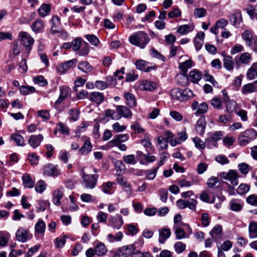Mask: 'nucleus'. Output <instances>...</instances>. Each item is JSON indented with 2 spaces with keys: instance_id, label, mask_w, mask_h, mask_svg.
I'll list each match as a JSON object with an SVG mask.
<instances>
[{
  "instance_id": "obj_47",
  "label": "nucleus",
  "mask_w": 257,
  "mask_h": 257,
  "mask_svg": "<svg viewBox=\"0 0 257 257\" xmlns=\"http://www.w3.org/2000/svg\"><path fill=\"white\" fill-rule=\"evenodd\" d=\"M69 119L70 121H75L79 116V111L76 108L71 109L68 111Z\"/></svg>"
},
{
  "instance_id": "obj_13",
  "label": "nucleus",
  "mask_w": 257,
  "mask_h": 257,
  "mask_svg": "<svg viewBox=\"0 0 257 257\" xmlns=\"http://www.w3.org/2000/svg\"><path fill=\"white\" fill-rule=\"evenodd\" d=\"M116 111L117 113L118 118H131L132 116L133 113L131 110L126 106L124 105H117L116 107Z\"/></svg>"
},
{
  "instance_id": "obj_59",
  "label": "nucleus",
  "mask_w": 257,
  "mask_h": 257,
  "mask_svg": "<svg viewBox=\"0 0 257 257\" xmlns=\"http://www.w3.org/2000/svg\"><path fill=\"white\" fill-rule=\"evenodd\" d=\"M46 183L43 180H40L36 183L35 190L38 193H42L46 189Z\"/></svg>"
},
{
  "instance_id": "obj_26",
  "label": "nucleus",
  "mask_w": 257,
  "mask_h": 257,
  "mask_svg": "<svg viewBox=\"0 0 257 257\" xmlns=\"http://www.w3.org/2000/svg\"><path fill=\"white\" fill-rule=\"evenodd\" d=\"M92 146L89 140L84 141L83 145L80 148L79 152L82 155L89 154L92 150Z\"/></svg>"
},
{
  "instance_id": "obj_41",
  "label": "nucleus",
  "mask_w": 257,
  "mask_h": 257,
  "mask_svg": "<svg viewBox=\"0 0 257 257\" xmlns=\"http://www.w3.org/2000/svg\"><path fill=\"white\" fill-rule=\"evenodd\" d=\"M245 10L251 19L257 20V5L254 7L248 5Z\"/></svg>"
},
{
  "instance_id": "obj_2",
  "label": "nucleus",
  "mask_w": 257,
  "mask_h": 257,
  "mask_svg": "<svg viewBox=\"0 0 257 257\" xmlns=\"http://www.w3.org/2000/svg\"><path fill=\"white\" fill-rule=\"evenodd\" d=\"M82 185L86 189H92L96 186L98 175L97 174H86L82 173Z\"/></svg>"
},
{
  "instance_id": "obj_5",
  "label": "nucleus",
  "mask_w": 257,
  "mask_h": 257,
  "mask_svg": "<svg viewBox=\"0 0 257 257\" xmlns=\"http://www.w3.org/2000/svg\"><path fill=\"white\" fill-rule=\"evenodd\" d=\"M219 176L222 179L230 181L231 184L236 186L238 184V178L239 177L237 172L234 170H229L228 172H221Z\"/></svg>"
},
{
  "instance_id": "obj_49",
  "label": "nucleus",
  "mask_w": 257,
  "mask_h": 257,
  "mask_svg": "<svg viewBox=\"0 0 257 257\" xmlns=\"http://www.w3.org/2000/svg\"><path fill=\"white\" fill-rule=\"evenodd\" d=\"M114 166L118 174H121L125 170V165L120 160H116L114 163Z\"/></svg>"
},
{
  "instance_id": "obj_48",
  "label": "nucleus",
  "mask_w": 257,
  "mask_h": 257,
  "mask_svg": "<svg viewBox=\"0 0 257 257\" xmlns=\"http://www.w3.org/2000/svg\"><path fill=\"white\" fill-rule=\"evenodd\" d=\"M85 37L92 45L97 47L99 45V40L96 36L87 34Z\"/></svg>"
},
{
  "instance_id": "obj_1",
  "label": "nucleus",
  "mask_w": 257,
  "mask_h": 257,
  "mask_svg": "<svg viewBox=\"0 0 257 257\" xmlns=\"http://www.w3.org/2000/svg\"><path fill=\"white\" fill-rule=\"evenodd\" d=\"M129 42L141 49L145 48L149 43L150 39L148 35L143 31H139L131 35L128 38Z\"/></svg>"
},
{
  "instance_id": "obj_34",
  "label": "nucleus",
  "mask_w": 257,
  "mask_h": 257,
  "mask_svg": "<svg viewBox=\"0 0 257 257\" xmlns=\"http://www.w3.org/2000/svg\"><path fill=\"white\" fill-rule=\"evenodd\" d=\"M51 11V6L48 4H43L38 9V12L41 17H46Z\"/></svg>"
},
{
  "instance_id": "obj_64",
  "label": "nucleus",
  "mask_w": 257,
  "mask_h": 257,
  "mask_svg": "<svg viewBox=\"0 0 257 257\" xmlns=\"http://www.w3.org/2000/svg\"><path fill=\"white\" fill-rule=\"evenodd\" d=\"M174 247L176 252L178 253H180L185 250L186 244L182 242L178 241L174 244Z\"/></svg>"
},
{
  "instance_id": "obj_40",
  "label": "nucleus",
  "mask_w": 257,
  "mask_h": 257,
  "mask_svg": "<svg viewBox=\"0 0 257 257\" xmlns=\"http://www.w3.org/2000/svg\"><path fill=\"white\" fill-rule=\"evenodd\" d=\"M194 29L193 25H183L180 26L177 29V32L182 35H185L192 32Z\"/></svg>"
},
{
  "instance_id": "obj_31",
  "label": "nucleus",
  "mask_w": 257,
  "mask_h": 257,
  "mask_svg": "<svg viewBox=\"0 0 257 257\" xmlns=\"http://www.w3.org/2000/svg\"><path fill=\"white\" fill-rule=\"evenodd\" d=\"M212 238L217 239L220 237L222 234V228L220 225H216L209 232Z\"/></svg>"
},
{
  "instance_id": "obj_61",
  "label": "nucleus",
  "mask_w": 257,
  "mask_h": 257,
  "mask_svg": "<svg viewBox=\"0 0 257 257\" xmlns=\"http://www.w3.org/2000/svg\"><path fill=\"white\" fill-rule=\"evenodd\" d=\"M113 184H115V183L112 182L104 183L102 186V191L106 194H111L112 193L111 190Z\"/></svg>"
},
{
  "instance_id": "obj_12",
  "label": "nucleus",
  "mask_w": 257,
  "mask_h": 257,
  "mask_svg": "<svg viewBox=\"0 0 257 257\" xmlns=\"http://www.w3.org/2000/svg\"><path fill=\"white\" fill-rule=\"evenodd\" d=\"M44 173L48 176L55 177L60 174V171L57 165L49 164L44 167Z\"/></svg>"
},
{
  "instance_id": "obj_14",
  "label": "nucleus",
  "mask_w": 257,
  "mask_h": 257,
  "mask_svg": "<svg viewBox=\"0 0 257 257\" xmlns=\"http://www.w3.org/2000/svg\"><path fill=\"white\" fill-rule=\"evenodd\" d=\"M43 140V136L41 134L38 135H31L28 140V144L33 149L38 147Z\"/></svg>"
},
{
  "instance_id": "obj_21",
  "label": "nucleus",
  "mask_w": 257,
  "mask_h": 257,
  "mask_svg": "<svg viewBox=\"0 0 257 257\" xmlns=\"http://www.w3.org/2000/svg\"><path fill=\"white\" fill-rule=\"evenodd\" d=\"M189 80L193 83H197L201 79L202 74L197 69H193L190 71L188 76Z\"/></svg>"
},
{
  "instance_id": "obj_52",
  "label": "nucleus",
  "mask_w": 257,
  "mask_h": 257,
  "mask_svg": "<svg viewBox=\"0 0 257 257\" xmlns=\"http://www.w3.org/2000/svg\"><path fill=\"white\" fill-rule=\"evenodd\" d=\"M249 189L250 186L249 185L242 183L237 188L236 192L239 195H244L247 193Z\"/></svg>"
},
{
  "instance_id": "obj_8",
  "label": "nucleus",
  "mask_w": 257,
  "mask_h": 257,
  "mask_svg": "<svg viewBox=\"0 0 257 257\" xmlns=\"http://www.w3.org/2000/svg\"><path fill=\"white\" fill-rule=\"evenodd\" d=\"M50 24L51 25L50 32L52 34L54 35L60 33L62 31V29L61 27V20L59 17L57 16H53L50 20Z\"/></svg>"
},
{
  "instance_id": "obj_33",
  "label": "nucleus",
  "mask_w": 257,
  "mask_h": 257,
  "mask_svg": "<svg viewBox=\"0 0 257 257\" xmlns=\"http://www.w3.org/2000/svg\"><path fill=\"white\" fill-rule=\"evenodd\" d=\"M10 140L14 142L18 146H24L25 145V140L23 137L18 134H13L10 137Z\"/></svg>"
},
{
  "instance_id": "obj_29",
  "label": "nucleus",
  "mask_w": 257,
  "mask_h": 257,
  "mask_svg": "<svg viewBox=\"0 0 257 257\" xmlns=\"http://www.w3.org/2000/svg\"><path fill=\"white\" fill-rule=\"evenodd\" d=\"M242 39L245 42V44L250 47L252 46L253 43V35L251 32L248 30L244 31L241 35Z\"/></svg>"
},
{
  "instance_id": "obj_53",
  "label": "nucleus",
  "mask_w": 257,
  "mask_h": 257,
  "mask_svg": "<svg viewBox=\"0 0 257 257\" xmlns=\"http://www.w3.org/2000/svg\"><path fill=\"white\" fill-rule=\"evenodd\" d=\"M206 9L203 8H196L194 11V17L196 19L204 17L206 15Z\"/></svg>"
},
{
  "instance_id": "obj_28",
  "label": "nucleus",
  "mask_w": 257,
  "mask_h": 257,
  "mask_svg": "<svg viewBox=\"0 0 257 257\" xmlns=\"http://www.w3.org/2000/svg\"><path fill=\"white\" fill-rule=\"evenodd\" d=\"M44 27L45 24L44 21L40 19H38L33 23L31 28L35 33H38L42 32Z\"/></svg>"
},
{
  "instance_id": "obj_60",
  "label": "nucleus",
  "mask_w": 257,
  "mask_h": 257,
  "mask_svg": "<svg viewBox=\"0 0 257 257\" xmlns=\"http://www.w3.org/2000/svg\"><path fill=\"white\" fill-rule=\"evenodd\" d=\"M257 77V70L251 66L247 70L246 73V77L249 80H252Z\"/></svg>"
},
{
  "instance_id": "obj_56",
  "label": "nucleus",
  "mask_w": 257,
  "mask_h": 257,
  "mask_svg": "<svg viewBox=\"0 0 257 257\" xmlns=\"http://www.w3.org/2000/svg\"><path fill=\"white\" fill-rule=\"evenodd\" d=\"M138 77V75L136 74L135 70L131 69L126 74L125 81L126 82H132L137 80Z\"/></svg>"
},
{
  "instance_id": "obj_44",
  "label": "nucleus",
  "mask_w": 257,
  "mask_h": 257,
  "mask_svg": "<svg viewBox=\"0 0 257 257\" xmlns=\"http://www.w3.org/2000/svg\"><path fill=\"white\" fill-rule=\"evenodd\" d=\"M251 59V55L248 52H244L239 56L237 60L242 64H248L249 63Z\"/></svg>"
},
{
  "instance_id": "obj_45",
  "label": "nucleus",
  "mask_w": 257,
  "mask_h": 257,
  "mask_svg": "<svg viewBox=\"0 0 257 257\" xmlns=\"http://www.w3.org/2000/svg\"><path fill=\"white\" fill-rule=\"evenodd\" d=\"M208 109V106L206 102H202L199 104L198 108L195 113L196 116L199 115H203V114L206 113Z\"/></svg>"
},
{
  "instance_id": "obj_38",
  "label": "nucleus",
  "mask_w": 257,
  "mask_h": 257,
  "mask_svg": "<svg viewBox=\"0 0 257 257\" xmlns=\"http://www.w3.org/2000/svg\"><path fill=\"white\" fill-rule=\"evenodd\" d=\"M46 224L44 221L41 219H39L35 226V231L36 233L39 234H44L45 231Z\"/></svg>"
},
{
  "instance_id": "obj_39",
  "label": "nucleus",
  "mask_w": 257,
  "mask_h": 257,
  "mask_svg": "<svg viewBox=\"0 0 257 257\" xmlns=\"http://www.w3.org/2000/svg\"><path fill=\"white\" fill-rule=\"evenodd\" d=\"M141 88L144 90L152 91L156 88V84L152 81L144 80L142 82Z\"/></svg>"
},
{
  "instance_id": "obj_24",
  "label": "nucleus",
  "mask_w": 257,
  "mask_h": 257,
  "mask_svg": "<svg viewBox=\"0 0 257 257\" xmlns=\"http://www.w3.org/2000/svg\"><path fill=\"white\" fill-rule=\"evenodd\" d=\"M255 92H257V85L253 82L244 85L241 89L242 93L245 95Z\"/></svg>"
},
{
  "instance_id": "obj_10",
  "label": "nucleus",
  "mask_w": 257,
  "mask_h": 257,
  "mask_svg": "<svg viewBox=\"0 0 257 257\" xmlns=\"http://www.w3.org/2000/svg\"><path fill=\"white\" fill-rule=\"evenodd\" d=\"M108 221L109 225L116 229L120 228L124 223L122 216L119 214H116L114 216H111L109 218Z\"/></svg>"
},
{
  "instance_id": "obj_63",
  "label": "nucleus",
  "mask_w": 257,
  "mask_h": 257,
  "mask_svg": "<svg viewBox=\"0 0 257 257\" xmlns=\"http://www.w3.org/2000/svg\"><path fill=\"white\" fill-rule=\"evenodd\" d=\"M197 201L196 199H189L186 200V207H188L190 210L195 211Z\"/></svg>"
},
{
  "instance_id": "obj_27",
  "label": "nucleus",
  "mask_w": 257,
  "mask_h": 257,
  "mask_svg": "<svg viewBox=\"0 0 257 257\" xmlns=\"http://www.w3.org/2000/svg\"><path fill=\"white\" fill-rule=\"evenodd\" d=\"M180 101L187 100L194 95L193 91L188 88L180 89Z\"/></svg>"
},
{
  "instance_id": "obj_32",
  "label": "nucleus",
  "mask_w": 257,
  "mask_h": 257,
  "mask_svg": "<svg viewBox=\"0 0 257 257\" xmlns=\"http://www.w3.org/2000/svg\"><path fill=\"white\" fill-rule=\"evenodd\" d=\"M77 68L84 73H88L93 70V67L87 61H82L79 63Z\"/></svg>"
},
{
  "instance_id": "obj_55",
  "label": "nucleus",
  "mask_w": 257,
  "mask_h": 257,
  "mask_svg": "<svg viewBox=\"0 0 257 257\" xmlns=\"http://www.w3.org/2000/svg\"><path fill=\"white\" fill-rule=\"evenodd\" d=\"M54 243L56 248H62L66 243L65 236L57 237L55 240Z\"/></svg>"
},
{
  "instance_id": "obj_58",
  "label": "nucleus",
  "mask_w": 257,
  "mask_h": 257,
  "mask_svg": "<svg viewBox=\"0 0 257 257\" xmlns=\"http://www.w3.org/2000/svg\"><path fill=\"white\" fill-rule=\"evenodd\" d=\"M116 181L118 184L126 188H130L131 187V185L127 183L126 179L124 177L121 176L120 174H117Z\"/></svg>"
},
{
  "instance_id": "obj_15",
  "label": "nucleus",
  "mask_w": 257,
  "mask_h": 257,
  "mask_svg": "<svg viewBox=\"0 0 257 257\" xmlns=\"http://www.w3.org/2000/svg\"><path fill=\"white\" fill-rule=\"evenodd\" d=\"M88 99L92 102L100 104L104 101V96L102 93L93 92L89 94Z\"/></svg>"
},
{
  "instance_id": "obj_17",
  "label": "nucleus",
  "mask_w": 257,
  "mask_h": 257,
  "mask_svg": "<svg viewBox=\"0 0 257 257\" xmlns=\"http://www.w3.org/2000/svg\"><path fill=\"white\" fill-rule=\"evenodd\" d=\"M59 90L60 92V95L58 99L55 102V105H59L67 97L70 89L67 86H60Z\"/></svg>"
},
{
  "instance_id": "obj_19",
  "label": "nucleus",
  "mask_w": 257,
  "mask_h": 257,
  "mask_svg": "<svg viewBox=\"0 0 257 257\" xmlns=\"http://www.w3.org/2000/svg\"><path fill=\"white\" fill-rule=\"evenodd\" d=\"M125 100V104L130 108H134L137 105V101L135 96L131 93L126 92L123 94Z\"/></svg>"
},
{
  "instance_id": "obj_30",
  "label": "nucleus",
  "mask_w": 257,
  "mask_h": 257,
  "mask_svg": "<svg viewBox=\"0 0 257 257\" xmlns=\"http://www.w3.org/2000/svg\"><path fill=\"white\" fill-rule=\"evenodd\" d=\"M129 136L126 134H119L114 137L113 139L108 143V145H111L112 143H121L128 140Z\"/></svg>"
},
{
  "instance_id": "obj_54",
  "label": "nucleus",
  "mask_w": 257,
  "mask_h": 257,
  "mask_svg": "<svg viewBox=\"0 0 257 257\" xmlns=\"http://www.w3.org/2000/svg\"><path fill=\"white\" fill-rule=\"evenodd\" d=\"M159 168V167H157L154 169L146 171V178L148 180L154 179L156 176L157 172Z\"/></svg>"
},
{
  "instance_id": "obj_6",
  "label": "nucleus",
  "mask_w": 257,
  "mask_h": 257,
  "mask_svg": "<svg viewBox=\"0 0 257 257\" xmlns=\"http://www.w3.org/2000/svg\"><path fill=\"white\" fill-rule=\"evenodd\" d=\"M136 250L135 244L123 246L118 248L115 253L116 257H127Z\"/></svg>"
},
{
  "instance_id": "obj_3",
  "label": "nucleus",
  "mask_w": 257,
  "mask_h": 257,
  "mask_svg": "<svg viewBox=\"0 0 257 257\" xmlns=\"http://www.w3.org/2000/svg\"><path fill=\"white\" fill-rule=\"evenodd\" d=\"M256 138L257 132L253 128L246 130L242 133L238 138L239 144L241 146H245Z\"/></svg>"
},
{
  "instance_id": "obj_42",
  "label": "nucleus",
  "mask_w": 257,
  "mask_h": 257,
  "mask_svg": "<svg viewBox=\"0 0 257 257\" xmlns=\"http://www.w3.org/2000/svg\"><path fill=\"white\" fill-rule=\"evenodd\" d=\"M63 197L62 193L59 190H56L53 192L52 201L53 203L57 205H61L60 200Z\"/></svg>"
},
{
  "instance_id": "obj_43",
  "label": "nucleus",
  "mask_w": 257,
  "mask_h": 257,
  "mask_svg": "<svg viewBox=\"0 0 257 257\" xmlns=\"http://www.w3.org/2000/svg\"><path fill=\"white\" fill-rule=\"evenodd\" d=\"M36 89L33 86L22 85L20 87V93L24 95H28L35 92Z\"/></svg>"
},
{
  "instance_id": "obj_25",
  "label": "nucleus",
  "mask_w": 257,
  "mask_h": 257,
  "mask_svg": "<svg viewBox=\"0 0 257 257\" xmlns=\"http://www.w3.org/2000/svg\"><path fill=\"white\" fill-rule=\"evenodd\" d=\"M23 185L25 188H32L34 186V181L32 179L29 174L25 173L22 178Z\"/></svg>"
},
{
  "instance_id": "obj_46",
  "label": "nucleus",
  "mask_w": 257,
  "mask_h": 257,
  "mask_svg": "<svg viewBox=\"0 0 257 257\" xmlns=\"http://www.w3.org/2000/svg\"><path fill=\"white\" fill-rule=\"evenodd\" d=\"M193 61L191 60H187L181 63L179 65V68L184 73L187 72L188 69L192 67Z\"/></svg>"
},
{
  "instance_id": "obj_18",
  "label": "nucleus",
  "mask_w": 257,
  "mask_h": 257,
  "mask_svg": "<svg viewBox=\"0 0 257 257\" xmlns=\"http://www.w3.org/2000/svg\"><path fill=\"white\" fill-rule=\"evenodd\" d=\"M159 242L164 244L165 241L170 237L171 235V231L170 228H162L159 230Z\"/></svg>"
},
{
  "instance_id": "obj_50",
  "label": "nucleus",
  "mask_w": 257,
  "mask_h": 257,
  "mask_svg": "<svg viewBox=\"0 0 257 257\" xmlns=\"http://www.w3.org/2000/svg\"><path fill=\"white\" fill-rule=\"evenodd\" d=\"M82 38L77 37L74 39L71 43V47L74 51H78L81 47Z\"/></svg>"
},
{
  "instance_id": "obj_23",
  "label": "nucleus",
  "mask_w": 257,
  "mask_h": 257,
  "mask_svg": "<svg viewBox=\"0 0 257 257\" xmlns=\"http://www.w3.org/2000/svg\"><path fill=\"white\" fill-rule=\"evenodd\" d=\"M148 64V62L143 60H139L136 62L137 68L146 72H149L154 68V67L149 66Z\"/></svg>"
},
{
  "instance_id": "obj_20",
  "label": "nucleus",
  "mask_w": 257,
  "mask_h": 257,
  "mask_svg": "<svg viewBox=\"0 0 257 257\" xmlns=\"http://www.w3.org/2000/svg\"><path fill=\"white\" fill-rule=\"evenodd\" d=\"M206 125V122L204 115H201L197 121L196 126V130L199 135H202L204 134Z\"/></svg>"
},
{
  "instance_id": "obj_11",
  "label": "nucleus",
  "mask_w": 257,
  "mask_h": 257,
  "mask_svg": "<svg viewBox=\"0 0 257 257\" xmlns=\"http://www.w3.org/2000/svg\"><path fill=\"white\" fill-rule=\"evenodd\" d=\"M223 64L224 67L229 71H232L234 69V65L238 68L239 67V62L238 61L236 57L235 58V62L231 56L226 57L223 59Z\"/></svg>"
},
{
  "instance_id": "obj_4",
  "label": "nucleus",
  "mask_w": 257,
  "mask_h": 257,
  "mask_svg": "<svg viewBox=\"0 0 257 257\" xmlns=\"http://www.w3.org/2000/svg\"><path fill=\"white\" fill-rule=\"evenodd\" d=\"M18 37L22 45L26 48L27 51L30 52L34 44V39L28 33L23 31L19 33Z\"/></svg>"
},
{
  "instance_id": "obj_51",
  "label": "nucleus",
  "mask_w": 257,
  "mask_h": 257,
  "mask_svg": "<svg viewBox=\"0 0 257 257\" xmlns=\"http://www.w3.org/2000/svg\"><path fill=\"white\" fill-rule=\"evenodd\" d=\"M204 79L206 81L210 82L214 87L218 85V82L214 79V77L212 75L209 74L208 71L207 70L204 71Z\"/></svg>"
},
{
  "instance_id": "obj_57",
  "label": "nucleus",
  "mask_w": 257,
  "mask_h": 257,
  "mask_svg": "<svg viewBox=\"0 0 257 257\" xmlns=\"http://www.w3.org/2000/svg\"><path fill=\"white\" fill-rule=\"evenodd\" d=\"M226 104V110L229 113L231 114L235 110L236 102L233 100L228 99Z\"/></svg>"
},
{
  "instance_id": "obj_37",
  "label": "nucleus",
  "mask_w": 257,
  "mask_h": 257,
  "mask_svg": "<svg viewBox=\"0 0 257 257\" xmlns=\"http://www.w3.org/2000/svg\"><path fill=\"white\" fill-rule=\"evenodd\" d=\"M249 237L251 238L257 237V222L251 221L248 227Z\"/></svg>"
},
{
  "instance_id": "obj_9",
  "label": "nucleus",
  "mask_w": 257,
  "mask_h": 257,
  "mask_svg": "<svg viewBox=\"0 0 257 257\" xmlns=\"http://www.w3.org/2000/svg\"><path fill=\"white\" fill-rule=\"evenodd\" d=\"M76 62V59H73L72 60L65 61L59 64L56 68V70L60 74H64L70 68L74 67Z\"/></svg>"
},
{
  "instance_id": "obj_62",
  "label": "nucleus",
  "mask_w": 257,
  "mask_h": 257,
  "mask_svg": "<svg viewBox=\"0 0 257 257\" xmlns=\"http://www.w3.org/2000/svg\"><path fill=\"white\" fill-rule=\"evenodd\" d=\"M33 80L35 84H37L40 86H43L48 84L47 80H45L44 77L42 75L34 77Z\"/></svg>"
},
{
  "instance_id": "obj_36",
  "label": "nucleus",
  "mask_w": 257,
  "mask_h": 257,
  "mask_svg": "<svg viewBox=\"0 0 257 257\" xmlns=\"http://www.w3.org/2000/svg\"><path fill=\"white\" fill-rule=\"evenodd\" d=\"M95 254L98 256L104 255L106 251L107 248L105 245L102 242H98L96 244L94 247Z\"/></svg>"
},
{
  "instance_id": "obj_7",
  "label": "nucleus",
  "mask_w": 257,
  "mask_h": 257,
  "mask_svg": "<svg viewBox=\"0 0 257 257\" xmlns=\"http://www.w3.org/2000/svg\"><path fill=\"white\" fill-rule=\"evenodd\" d=\"M209 137L205 139V144L211 146H213L217 147V141L221 140L223 136L222 132L220 131H216L212 134H209Z\"/></svg>"
},
{
  "instance_id": "obj_16",
  "label": "nucleus",
  "mask_w": 257,
  "mask_h": 257,
  "mask_svg": "<svg viewBox=\"0 0 257 257\" xmlns=\"http://www.w3.org/2000/svg\"><path fill=\"white\" fill-rule=\"evenodd\" d=\"M28 230L23 227H20L16 233V236L18 241L25 242L28 238Z\"/></svg>"
},
{
  "instance_id": "obj_35",
  "label": "nucleus",
  "mask_w": 257,
  "mask_h": 257,
  "mask_svg": "<svg viewBox=\"0 0 257 257\" xmlns=\"http://www.w3.org/2000/svg\"><path fill=\"white\" fill-rule=\"evenodd\" d=\"M177 84L182 86H185L189 84V78L186 73L177 75Z\"/></svg>"
},
{
  "instance_id": "obj_22",
  "label": "nucleus",
  "mask_w": 257,
  "mask_h": 257,
  "mask_svg": "<svg viewBox=\"0 0 257 257\" xmlns=\"http://www.w3.org/2000/svg\"><path fill=\"white\" fill-rule=\"evenodd\" d=\"M229 19L232 25L234 26L239 25L242 22L241 14L239 11H237L235 13L231 14L229 16Z\"/></svg>"
}]
</instances>
